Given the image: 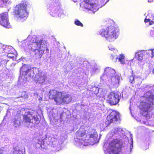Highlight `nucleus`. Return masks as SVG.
Returning <instances> with one entry per match:
<instances>
[{
    "label": "nucleus",
    "mask_w": 154,
    "mask_h": 154,
    "mask_svg": "<svg viewBox=\"0 0 154 154\" xmlns=\"http://www.w3.org/2000/svg\"><path fill=\"white\" fill-rule=\"evenodd\" d=\"M153 0H148V1L149 2H151L153 1Z\"/></svg>",
    "instance_id": "obj_40"
},
{
    "label": "nucleus",
    "mask_w": 154,
    "mask_h": 154,
    "mask_svg": "<svg viewBox=\"0 0 154 154\" xmlns=\"http://www.w3.org/2000/svg\"><path fill=\"white\" fill-rule=\"evenodd\" d=\"M75 23L77 26H83V24L78 20H75Z\"/></svg>",
    "instance_id": "obj_33"
},
{
    "label": "nucleus",
    "mask_w": 154,
    "mask_h": 154,
    "mask_svg": "<svg viewBox=\"0 0 154 154\" xmlns=\"http://www.w3.org/2000/svg\"><path fill=\"white\" fill-rule=\"evenodd\" d=\"M3 150L0 148V154H2ZM25 152V148L23 147L16 146L14 149L13 154H23Z\"/></svg>",
    "instance_id": "obj_20"
},
{
    "label": "nucleus",
    "mask_w": 154,
    "mask_h": 154,
    "mask_svg": "<svg viewBox=\"0 0 154 154\" xmlns=\"http://www.w3.org/2000/svg\"><path fill=\"white\" fill-rule=\"evenodd\" d=\"M8 15L7 12L0 14V24L7 28L11 27V25L8 20Z\"/></svg>",
    "instance_id": "obj_16"
},
{
    "label": "nucleus",
    "mask_w": 154,
    "mask_h": 154,
    "mask_svg": "<svg viewBox=\"0 0 154 154\" xmlns=\"http://www.w3.org/2000/svg\"><path fill=\"white\" fill-rule=\"evenodd\" d=\"M125 58V56L122 54H120L119 57L112 55L110 57V58L113 62H116L117 60H118V61H119L121 64H123L124 63Z\"/></svg>",
    "instance_id": "obj_19"
},
{
    "label": "nucleus",
    "mask_w": 154,
    "mask_h": 154,
    "mask_svg": "<svg viewBox=\"0 0 154 154\" xmlns=\"http://www.w3.org/2000/svg\"><path fill=\"white\" fill-rule=\"evenodd\" d=\"M149 33L150 36L154 37V28H153L152 29H151Z\"/></svg>",
    "instance_id": "obj_34"
},
{
    "label": "nucleus",
    "mask_w": 154,
    "mask_h": 154,
    "mask_svg": "<svg viewBox=\"0 0 154 154\" xmlns=\"http://www.w3.org/2000/svg\"><path fill=\"white\" fill-rule=\"evenodd\" d=\"M44 142L42 140H38V142L36 143L35 146L37 148H40L42 147V144Z\"/></svg>",
    "instance_id": "obj_26"
},
{
    "label": "nucleus",
    "mask_w": 154,
    "mask_h": 154,
    "mask_svg": "<svg viewBox=\"0 0 154 154\" xmlns=\"http://www.w3.org/2000/svg\"><path fill=\"white\" fill-rule=\"evenodd\" d=\"M32 95H33L35 97H38V94L37 93L34 92L32 93Z\"/></svg>",
    "instance_id": "obj_36"
},
{
    "label": "nucleus",
    "mask_w": 154,
    "mask_h": 154,
    "mask_svg": "<svg viewBox=\"0 0 154 154\" xmlns=\"http://www.w3.org/2000/svg\"><path fill=\"white\" fill-rule=\"evenodd\" d=\"M104 74L100 77V79L102 80H105L117 74L114 69L109 67L105 69Z\"/></svg>",
    "instance_id": "obj_18"
},
{
    "label": "nucleus",
    "mask_w": 154,
    "mask_h": 154,
    "mask_svg": "<svg viewBox=\"0 0 154 154\" xmlns=\"http://www.w3.org/2000/svg\"><path fill=\"white\" fill-rule=\"evenodd\" d=\"M35 77L34 80L37 83L42 84L44 82L46 76L45 73L40 70L38 69V71L37 73H35Z\"/></svg>",
    "instance_id": "obj_17"
},
{
    "label": "nucleus",
    "mask_w": 154,
    "mask_h": 154,
    "mask_svg": "<svg viewBox=\"0 0 154 154\" xmlns=\"http://www.w3.org/2000/svg\"><path fill=\"white\" fill-rule=\"evenodd\" d=\"M29 41L27 43L29 48L33 52L34 54L38 55L41 58L42 54L46 50V53L49 52V50L46 47V41L43 40L41 38H38L35 36L31 37L29 36L23 42V44L26 43L27 41Z\"/></svg>",
    "instance_id": "obj_2"
},
{
    "label": "nucleus",
    "mask_w": 154,
    "mask_h": 154,
    "mask_svg": "<svg viewBox=\"0 0 154 154\" xmlns=\"http://www.w3.org/2000/svg\"><path fill=\"white\" fill-rule=\"evenodd\" d=\"M7 56L8 57L13 59L15 58L16 57V55L14 54L11 53L10 52L8 53H7Z\"/></svg>",
    "instance_id": "obj_32"
},
{
    "label": "nucleus",
    "mask_w": 154,
    "mask_h": 154,
    "mask_svg": "<svg viewBox=\"0 0 154 154\" xmlns=\"http://www.w3.org/2000/svg\"><path fill=\"white\" fill-rule=\"evenodd\" d=\"M20 115H17L15 116L14 119L12 121V122L14 123V125L15 127H17L20 125Z\"/></svg>",
    "instance_id": "obj_21"
},
{
    "label": "nucleus",
    "mask_w": 154,
    "mask_h": 154,
    "mask_svg": "<svg viewBox=\"0 0 154 154\" xmlns=\"http://www.w3.org/2000/svg\"><path fill=\"white\" fill-rule=\"evenodd\" d=\"M119 113L115 111L112 112L107 116L105 126H108L111 123L114 122L119 120Z\"/></svg>",
    "instance_id": "obj_15"
},
{
    "label": "nucleus",
    "mask_w": 154,
    "mask_h": 154,
    "mask_svg": "<svg viewBox=\"0 0 154 154\" xmlns=\"http://www.w3.org/2000/svg\"><path fill=\"white\" fill-rule=\"evenodd\" d=\"M38 113L35 110H30L25 113L23 118L25 122L29 123V127L31 128L38 124L40 122Z\"/></svg>",
    "instance_id": "obj_8"
},
{
    "label": "nucleus",
    "mask_w": 154,
    "mask_h": 154,
    "mask_svg": "<svg viewBox=\"0 0 154 154\" xmlns=\"http://www.w3.org/2000/svg\"><path fill=\"white\" fill-rule=\"evenodd\" d=\"M76 138L75 139L74 144L77 146H85V143H92L94 144L97 143V134L96 130H92L89 134H86L85 130L83 128H80L76 133Z\"/></svg>",
    "instance_id": "obj_4"
},
{
    "label": "nucleus",
    "mask_w": 154,
    "mask_h": 154,
    "mask_svg": "<svg viewBox=\"0 0 154 154\" xmlns=\"http://www.w3.org/2000/svg\"><path fill=\"white\" fill-rule=\"evenodd\" d=\"M145 88L154 90V86L146 85ZM140 113L144 116H146L148 112L151 111L153 108L152 105H154V92L152 93L150 90L140 97Z\"/></svg>",
    "instance_id": "obj_3"
},
{
    "label": "nucleus",
    "mask_w": 154,
    "mask_h": 154,
    "mask_svg": "<svg viewBox=\"0 0 154 154\" xmlns=\"http://www.w3.org/2000/svg\"><path fill=\"white\" fill-rule=\"evenodd\" d=\"M9 0H0V8L2 7L8 2Z\"/></svg>",
    "instance_id": "obj_27"
},
{
    "label": "nucleus",
    "mask_w": 154,
    "mask_h": 154,
    "mask_svg": "<svg viewBox=\"0 0 154 154\" xmlns=\"http://www.w3.org/2000/svg\"><path fill=\"white\" fill-rule=\"evenodd\" d=\"M147 53L148 54V56H149V58L150 57L154 59V49L152 50H150L147 51Z\"/></svg>",
    "instance_id": "obj_24"
},
{
    "label": "nucleus",
    "mask_w": 154,
    "mask_h": 154,
    "mask_svg": "<svg viewBox=\"0 0 154 154\" xmlns=\"http://www.w3.org/2000/svg\"><path fill=\"white\" fill-rule=\"evenodd\" d=\"M42 98H38V100H42Z\"/></svg>",
    "instance_id": "obj_42"
},
{
    "label": "nucleus",
    "mask_w": 154,
    "mask_h": 154,
    "mask_svg": "<svg viewBox=\"0 0 154 154\" xmlns=\"http://www.w3.org/2000/svg\"><path fill=\"white\" fill-rule=\"evenodd\" d=\"M119 29L113 26H110L100 30L99 34L105 37L109 42L114 41L118 37Z\"/></svg>",
    "instance_id": "obj_6"
},
{
    "label": "nucleus",
    "mask_w": 154,
    "mask_h": 154,
    "mask_svg": "<svg viewBox=\"0 0 154 154\" xmlns=\"http://www.w3.org/2000/svg\"><path fill=\"white\" fill-rule=\"evenodd\" d=\"M22 95H24V96H22L21 97L23 98V99H24V100L25 99H26L28 98V96L27 94H26L25 92H23L22 93Z\"/></svg>",
    "instance_id": "obj_35"
},
{
    "label": "nucleus",
    "mask_w": 154,
    "mask_h": 154,
    "mask_svg": "<svg viewBox=\"0 0 154 154\" xmlns=\"http://www.w3.org/2000/svg\"><path fill=\"white\" fill-rule=\"evenodd\" d=\"M152 73H153V74L154 75V67L153 68V69H152Z\"/></svg>",
    "instance_id": "obj_41"
},
{
    "label": "nucleus",
    "mask_w": 154,
    "mask_h": 154,
    "mask_svg": "<svg viewBox=\"0 0 154 154\" xmlns=\"http://www.w3.org/2000/svg\"><path fill=\"white\" fill-rule=\"evenodd\" d=\"M105 80L107 85L111 88H116L119 85L120 77L117 74L105 79Z\"/></svg>",
    "instance_id": "obj_11"
},
{
    "label": "nucleus",
    "mask_w": 154,
    "mask_h": 154,
    "mask_svg": "<svg viewBox=\"0 0 154 154\" xmlns=\"http://www.w3.org/2000/svg\"><path fill=\"white\" fill-rule=\"evenodd\" d=\"M109 134L110 137H113V140L109 143L107 147L108 152L110 154H129L133 148V140H131L129 148L127 146H122L121 140L124 134L122 129L115 128Z\"/></svg>",
    "instance_id": "obj_1"
},
{
    "label": "nucleus",
    "mask_w": 154,
    "mask_h": 154,
    "mask_svg": "<svg viewBox=\"0 0 154 154\" xmlns=\"http://www.w3.org/2000/svg\"><path fill=\"white\" fill-rule=\"evenodd\" d=\"M148 54L147 51H140L135 54V57L137 60L141 62H143L144 64L145 63H149L150 61L147 58Z\"/></svg>",
    "instance_id": "obj_12"
},
{
    "label": "nucleus",
    "mask_w": 154,
    "mask_h": 154,
    "mask_svg": "<svg viewBox=\"0 0 154 154\" xmlns=\"http://www.w3.org/2000/svg\"><path fill=\"white\" fill-rule=\"evenodd\" d=\"M135 82L137 85H140L142 83V79L140 76H135Z\"/></svg>",
    "instance_id": "obj_25"
},
{
    "label": "nucleus",
    "mask_w": 154,
    "mask_h": 154,
    "mask_svg": "<svg viewBox=\"0 0 154 154\" xmlns=\"http://www.w3.org/2000/svg\"><path fill=\"white\" fill-rule=\"evenodd\" d=\"M135 76L131 75L129 77V82L132 83H134L135 82Z\"/></svg>",
    "instance_id": "obj_29"
},
{
    "label": "nucleus",
    "mask_w": 154,
    "mask_h": 154,
    "mask_svg": "<svg viewBox=\"0 0 154 154\" xmlns=\"http://www.w3.org/2000/svg\"><path fill=\"white\" fill-rule=\"evenodd\" d=\"M109 50L113 51V52L115 54H117L118 52V50L112 46H110L108 47Z\"/></svg>",
    "instance_id": "obj_30"
},
{
    "label": "nucleus",
    "mask_w": 154,
    "mask_h": 154,
    "mask_svg": "<svg viewBox=\"0 0 154 154\" xmlns=\"http://www.w3.org/2000/svg\"><path fill=\"white\" fill-rule=\"evenodd\" d=\"M8 47L2 45L0 44V53L4 52L8 53L9 52Z\"/></svg>",
    "instance_id": "obj_22"
},
{
    "label": "nucleus",
    "mask_w": 154,
    "mask_h": 154,
    "mask_svg": "<svg viewBox=\"0 0 154 154\" xmlns=\"http://www.w3.org/2000/svg\"><path fill=\"white\" fill-rule=\"evenodd\" d=\"M51 143L52 144L53 147H54L56 146V144L57 143V142L56 140H55L54 138H51Z\"/></svg>",
    "instance_id": "obj_31"
},
{
    "label": "nucleus",
    "mask_w": 154,
    "mask_h": 154,
    "mask_svg": "<svg viewBox=\"0 0 154 154\" xmlns=\"http://www.w3.org/2000/svg\"><path fill=\"white\" fill-rule=\"evenodd\" d=\"M150 16L151 15V17L150 19H152V20H154V16H153V15H152L151 14H149Z\"/></svg>",
    "instance_id": "obj_39"
},
{
    "label": "nucleus",
    "mask_w": 154,
    "mask_h": 154,
    "mask_svg": "<svg viewBox=\"0 0 154 154\" xmlns=\"http://www.w3.org/2000/svg\"><path fill=\"white\" fill-rule=\"evenodd\" d=\"M38 71V69L37 68H33L31 69L28 65H24L20 68V74L22 75L21 78H19V82H22L23 80V82L25 83L28 76L29 77H33L34 74L37 73Z\"/></svg>",
    "instance_id": "obj_7"
},
{
    "label": "nucleus",
    "mask_w": 154,
    "mask_h": 154,
    "mask_svg": "<svg viewBox=\"0 0 154 154\" xmlns=\"http://www.w3.org/2000/svg\"><path fill=\"white\" fill-rule=\"evenodd\" d=\"M106 123V122L104 123H103V124H101L100 125V126L101 127H103V128H104L105 127H107V126H105V124Z\"/></svg>",
    "instance_id": "obj_37"
},
{
    "label": "nucleus",
    "mask_w": 154,
    "mask_h": 154,
    "mask_svg": "<svg viewBox=\"0 0 154 154\" xmlns=\"http://www.w3.org/2000/svg\"><path fill=\"white\" fill-rule=\"evenodd\" d=\"M50 14L53 17H63L64 14L63 11L59 6H53L51 5L48 8Z\"/></svg>",
    "instance_id": "obj_13"
},
{
    "label": "nucleus",
    "mask_w": 154,
    "mask_h": 154,
    "mask_svg": "<svg viewBox=\"0 0 154 154\" xmlns=\"http://www.w3.org/2000/svg\"><path fill=\"white\" fill-rule=\"evenodd\" d=\"M10 48H11L12 49H13V48H12V47H10Z\"/></svg>",
    "instance_id": "obj_44"
},
{
    "label": "nucleus",
    "mask_w": 154,
    "mask_h": 154,
    "mask_svg": "<svg viewBox=\"0 0 154 154\" xmlns=\"http://www.w3.org/2000/svg\"><path fill=\"white\" fill-rule=\"evenodd\" d=\"M23 85L24 84V83L23 82H22V83H21V85Z\"/></svg>",
    "instance_id": "obj_43"
},
{
    "label": "nucleus",
    "mask_w": 154,
    "mask_h": 154,
    "mask_svg": "<svg viewBox=\"0 0 154 154\" xmlns=\"http://www.w3.org/2000/svg\"><path fill=\"white\" fill-rule=\"evenodd\" d=\"M97 2L96 0H84L80 5L82 8L91 11L94 13L99 9Z\"/></svg>",
    "instance_id": "obj_10"
},
{
    "label": "nucleus",
    "mask_w": 154,
    "mask_h": 154,
    "mask_svg": "<svg viewBox=\"0 0 154 154\" xmlns=\"http://www.w3.org/2000/svg\"><path fill=\"white\" fill-rule=\"evenodd\" d=\"M97 70H98V69L97 68H95L92 71L93 72H95Z\"/></svg>",
    "instance_id": "obj_38"
},
{
    "label": "nucleus",
    "mask_w": 154,
    "mask_h": 154,
    "mask_svg": "<svg viewBox=\"0 0 154 154\" xmlns=\"http://www.w3.org/2000/svg\"><path fill=\"white\" fill-rule=\"evenodd\" d=\"M50 99H54L57 105L69 103L72 100V97L69 94H64L61 92L55 90H51L49 93Z\"/></svg>",
    "instance_id": "obj_5"
},
{
    "label": "nucleus",
    "mask_w": 154,
    "mask_h": 154,
    "mask_svg": "<svg viewBox=\"0 0 154 154\" xmlns=\"http://www.w3.org/2000/svg\"><path fill=\"white\" fill-rule=\"evenodd\" d=\"M150 17V14H148L146 17V18L144 20L145 22L147 23V22L149 23V25H151L154 23V21L151 20V19L149 18V17Z\"/></svg>",
    "instance_id": "obj_23"
},
{
    "label": "nucleus",
    "mask_w": 154,
    "mask_h": 154,
    "mask_svg": "<svg viewBox=\"0 0 154 154\" xmlns=\"http://www.w3.org/2000/svg\"><path fill=\"white\" fill-rule=\"evenodd\" d=\"M119 93L117 92H111L108 95L107 100L109 104L111 105L116 104L119 101Z\"/></svg>",
    "instance_id": "obj_14"
},
{
    "label": "nucleus",
    "mask_w": 154,
    "mask_h": 154,
    "mask_svg": "<svg viewBox=\"0 0 154 154\" xmlns=\"http://www.w3.org/2000/svg\"><path fill=\"white\" fill-rule=\"evenodd\" d=\"M96 90L98 91V95H100V97L104 95V93L103 92V89L102 88H97Z\"/></svg>",
    "instance_id": "obj_28"
},
{
    "label": "nucleus",
    "mask_w": 154,
    "mask_h": 154,
    "mask_svg": "<svg viewBox=\"0 0 154 154\" xmlns=\"http://www.w3.org/2000/svg\"><path fill=\"white\" fill-rule=\"evenodd\" d=\"M14 13L16 17L18 20L26 19L28 13L26 10V5L24 3L17 5L15 8Z\"/></svg>",
    "instance_id": "obj_9"
}]
</instances>
